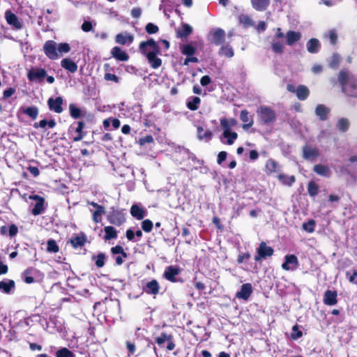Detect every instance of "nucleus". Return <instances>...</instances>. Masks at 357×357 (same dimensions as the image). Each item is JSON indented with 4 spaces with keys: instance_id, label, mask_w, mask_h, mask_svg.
<instances>
[{
    "instance_id": "f257e3e1",
    "label": "nucleus",
    "mask_w": 357,
    "mask_h": 357,
    "mask_svg": "<svg viewBox=\"0 0 357 357\" xmlns=\"http://www.w3.org/2000/svg\"><path fill=\"white\" fill-rule=\"evenodd\" d=\"M139 50L146 58L152 68L158 69L161 66L162 62L158 57L160 54V47L154 39L150 38L146 41H142L139 45Z\"/></svg>"
},
{
    "instance_id": "f03ea898",
    "label": "nucleus",
    "mask_w": 357,
    "mask_h": 357,
    "mask_svg": "<svg viewBox=\"0 0 357 357\" xmlns=\"http://www.w3.org/2000/svg\"><path fill=\"white\" fill-rule=\"evenodd\" d=\"M338 80L342 85V91L347 95L357 98V78L348 72H340Z\"/></svg>"
},
{
    "instance_id": "7ed1b4c3",
    "label": "nucleus",
    "mask_w": 357,
    "mask_h": 357,
    "mask_svg": "<svg viewBox=\"0 0 357 357\" xmlns=\"http://www.w3.org/2000/svg\"><path fill=\"white\" fill-rule=\"evenodd\" d=\"M257 113L259 121L264 124H268L273 122L275 119V113L271 108L261 106L258 108Z\"/></svg>"
},
{
    "instance_id": "20e7f679",
    "label": "nucleus",
    "mask_w": 357,
    "mask_h": 357,
    "mask_svg": "<svg viewBox=\"0 0 357 357\" xmlns=\"http://www.w3.org/2000/svg\"><path fill=\"white\" fill-rule=\"evenodd\" d=\"M43 51L50 59L56 60L59 57L57 52V43L54 40L46 41L43 46Z\"/></svg>"
},
{
    "instance_id": "39448f33",
    "label": "nucleus",
    "mask_w": 357,
    "mask_h": 357,
    "mask_svg": "<svg viewBox=\"0 0 357 357\" xmlns=\"http://www.w3.org/2000/svg\"><path fill=\"white\" fill-rule=\"evenodd\" d=\"M225 119H220V125L223 129V137L227 139V143L229 145H231L234 144V141L238 137V134L236 132H233L232 128H230L227 124H226Z\"/></svg>"
},
{
    "instance_id": "423d86ee",
    "label": "nucleus",
    "mask_w": 357,
    "mask_h": 357,
    "mask_svg": "<svg viewBox=\"0 0 357 357\" xmlns=\"http://www.w3.org/2000/svg\"><path fill=\"white\" fill-rule=\"evenodd\" d=\"M273 254V250L267 246L266 243L261 242L257 248V255L255 257V260L259 261L267 257H271Z\"/></svg>"
},
{
    "instance_id": "0eeeda50",
    "label": "nucleus",
    "mask_w": 357,
    "mask_h": 357,
    "mask_svg": "<svg viewBox=\"0 0 357 357\" xmlns=\"http://www.w3.org/2000/svg\"><path fill=\"white\" fill-rule=\"evenodd\" d=\"M225 36V31L222 29L218 28V29L212 30L209 33L208 38H209V40L212 43H213L216 45H219L224 42Z\"/></svg>"
},
{
    "instance_id": "6e6552de",
    "label": "nucleus",
    "mask_w": 357,
    "mask_h": 357,
    "mask_svg": "<svg viewBox=\"0 0 357 357\" xmlns=\"http://www.w3.org/2000/svg\"><path fill=\"white\" fill-rule=\"evenodd\" d=\"M298 264V259L295 255H287L285 257V261L282 265V268L285 271H293L297 268Z\"/></svg>"
},
{
    "instance_id": "1a4fd4ad",
    "label": "nucleus",
    "mask_w": 357,
    "mask_h": 357,
    "mask_svg": "<svg viewBox=\"0 0 357 357\" xmlns=\"http://www.w3.org/2000/svg\"><path fill=\"white\" fill-rule=\"evenodd\" d=\"M47 103L50 110L58 114L62 112L63 108L61 105L63 104V99L61 97H57L55 99L50 98H49Z\"/></svg>"
},
{
    "instance_id": "9d476101",
    "label": "nucleus",
    "mask_w": 357,
    "mask_h": 357,
    "mask_svg": "<svg viewBox=\"0 0 357 357\" xmlns=\"http://www.w3.org/2000/svg\"><path fill=\"white\" fill-rule=\"evenodd\" d=\"M46 75V71L43 68H33L29 71L27 77L30 81H40L43 79Z\"/></svg>"
},
{
    "instance_id": "9b49d317",
    "label": "nucleus",
    "mask_w": 357,
    "mask_h": 357,
    "mask_svg": "<svg viewBox=\"0 0 357 357\" xmlns=\"http://www.w3.org/2000/svg\"><path fill=\"white\" fill-rule=\"evenodd\" d=\"M134 40V36L128 32L118 33L116 36L115 41L120 45L131 44Z\"/></svg>"
},
{
    "instance_id": "f8f14e48",
    "label": "nucleus",
    "mask_w": 357,
    "mask_h": 357,
    "mask_svg": "<svg viewBox=\"0 0 357 357\" xmlns=\"http://www.w3.org/2000/svg\"><path fill=\"white\" fill-rule=\"evenodd\" d=\"M303 155L306 160H314L319 156V151L317 148L308 145L303 148Z\"/></svg>"
},
{
    "instance_id": "ddd939ff",
    "label": "nucleus",
    "mask_w": 357,
    "mask_h": 357,
    "mask_svg": "<svg viewBox=\"0 0 357 357\" xmlns=\"http://www.w3.org/2000/svg\"><path fill=\"white\" fill-rule=\"evenodd\" d=\"M252 292V285L250 283H246L241 286V290L236 293V296L238 298L248 300Z\"/></svg>"
},
{
    "instance_id": "4468645a",
    "label": "nucleus",
    "mask_w": 357,
    "mask_h": 357,
    "mask_svg": "<svg viewBox=\"0 0 357 357\" xmlns=\"http://www.w3.org/2000/svg\"><path fill=\"white\" fill-rule=\"evenodd\" d=\"M301 33L295 31H288L285 35L287 44L289 46L294 45L301 38Z\"/></svg>"
},
{
    "instance_id": "2eb2a0df",
    "label": "nucleus",
    "mask_w": 357,
    "mask_h": 357,
    "mask_svg": "<svg viewBox=\"0 0 357 357\" xmlns=\"http://www.w3.org/2000/svg\"><path fill=\"white\" fill-rule=\"evenodd\" d=\"M30 199L38 201L32 209V213L35 215L42 213L44 211V199L38 195L30 196Z\"/></svg>"
},
{
    "instance_id": "dca6fc26",
    "label": "nucleus",
    "mask_w": 357,
    "mask_h": 357,
    "mask_svg": "<svg viewBox=\"0 0 357 357\" xmlns=\"http://www.w3.org/2000/svg\"><path fill=\"white\" fill-rule=\"evenodd\" d=\"M314 172L319 176L328 178L331 175L330 168L324 165L318 164L314 166Z\"/></svg>"
},
{
    "instance_id": "f3484780",
    "label": "nucleus",
    "mask_w": 357,
    "mask_h": 357,
    "mask_svg": "<svg viewBox=\"0 0 357 357\" xmlns=\"http://www.w3.org/2000/svg\"><path fill=\"white\" fill-rule=\"evenodd\" d=\"M61 66L70 73H75L77 70V65L69 58L63 59L61 61Z\"/></svg>"
},
{
    "instance_id": "a211bd4d",
    "label": "nucleus",
    "mask_w": 357,
    "mask_h": 357,
    "mask_svg": "<svg viewBox=\"0 0 357 357\" xmlns=\"http://www.w3.org/2000/svg\"><path fill=\"white\" fill-rule=\"evenodd\" d=\"M324 303L328 305H334L337 303V293L328 290L324 294Z\"/></svg>"
},
{
    "instance_id": "6ab92c4d",
    "label": "nucleus",
    "mask_w": 357,
    "mask_h": 357,
    "mask_svg": "<svg viewBox=\"0 0 357 357\" xmlns=\"http://www.w3.org/2000/svg\"><path fill=\"white\" fill-rule=\"evenodd\" d=\"M111 53L114 58L121 61H126L129 59L128 55L119 47H113Z\"/></svg>"
},
{
    "instance_id": "aec40b11",
    "label": "nucleus",
    "mask_w": 357,
    "mask_h": 357,
    "mask_svg": "<svg viewBox=\"0 0 357 357\" xmlns=\"http://www.w3.org/2000/svg\"><path fill=\"white\" fill-rule=\"evenodd\" d=\"M180 273L179 268L172 266H168L165 271V277L167 280L174 282L175 277Z\"/></svg>"
},
{
    "instance_id": "412c9836",
    "label": "nucleus",
    "mask_w": 357,
    "mask_h": 357,
    "mask_svg": "<svg viewBox=\"0 0 357 357\" xmlns=\"http://www.w3.org/2000/svg\"><path fill=\"white\" fill-rule=\"evenodd\" d=\"M5 17L7 22L10 25L13 26L16 29L21 28V24L19 22L17 16L15 14L12 13L10 11H6L5 13Z\"/></svg>"
},
{
    "instance_id": "4be33fe9",
    "label": "nucleus",
    "mask_w": 357,
    "mask_h": 357,
    "mask_svg": "<svg viewBox=\"0 0 357 357\" xmlns=\"http://www.w3.org/2000/svg\"><path fill=\"white\" fill-rule=\"evenodd\" d=\"M15 288V282L13 280H7L0 282V291L5 294H10Z\"/></svg>"
},
{
    "instance_id": "5701e85b",
    "label": "nucleus",
    "mask_w": 357,
    "mask_h": 357,
    "mask_svg": "<svg viewBox=\"0 0 357 357\" xmlns=\"http://www.w3.org/2000/svg\"><path fill=\"white\" fill-rule=\"evenodd\" d=\"M296 94L299 100H305L310 94V90L305 85H299L296 89Z\"/></svg>"
},
{
    "instance_id": "b1692460",
    "label": "nucleus",
    "mask_w": 357,
    "mask_h": 357,
    "mask_svg": "<svg viewBox=\"0 0 357 357\" xmlns=\"http://www.w3.org/2000/svg\"><path fill=\"white\" fill-rule=\"evenodd\" d=\"M252 7L258 10H265L270 3V0H251Z\"/></svg>"
},
{
    "instance_id": "393cba45",
    "label": "nucleus",
    "mask_w": 357,
    "mask_h": 357,
    "mask_svg": "<svg viewBox=\"0 0 357 357\" xmlns=\"http://www.w3.org/2000/svg\"><path fill=\"white\" fill-rule=\"evenodd\" d=\"M130 213L133 217L136 218L137 220H142L146 215V211L137 204L132 206L130 208Z\"/></svg>"
},
{
    "instance_id": "a878e982",
    "label": "nucleus",
    "mask_w": 357,
    "mask_h": 357,
    "mask_svg": "<svg viewBox=\"0 0 357 357\" xmlns=\"http://www.w3.org/2000/svg\"><path fill=\"white\" fill-rule=\"evenodd\" d=\"M147 294L155 295L159 291V284L155 280H153L148 282L144 289Z\"/></svg>"
},
{
    "instance_id": "bb28decb",
    "label": "nucleus",
    "mask_w": 357,
    "mask_h": 357,
    "mask_svg": "<svg viewBox=\"0 0 357 357\" xmlns=\"http://www.w3.org/2000/svg\"><path fill=\"white\" fill-rule=\"evenodd\" d=\"M319 47V41L316 38H312L307 43V50L310 53L318 52Z\"/></svg>"
},
{
    "instance_id": "cd10ccee",
    "label": "nucleus",
    "mask_w": 357,
    "mask_h": 357,
    "mask_svg": "<svg viewBox=\"0 0 357 357\" xmlns=\"http://www.w3.org/2000/svg\"><path fill=\"white\" fill-rule=\"evenodd\" d=\"M329 111L330 110L327 107L323 105H319L316 107L315 114L321 120H325L327 118Z\"/></svg>"
},
{
    "instance_id": "c85d7f7f",
    "label": "nucleus",
    "mask_w": 357,
    "mask_h": 357,
    "mask_svg": "<svg viewBox=\"0 0 357 357\" xmlns=\"http://www.w3.org/2000/svg\"><path fill=\"white\" fill-rule=\"evenodd\" d=\"M266 172L268 174L278 172L279 169L278 164L273 160L269 159L266 161L265 165Z\"/></svg>"
},
{
    "instance_id": "c756f323",
    "label": "nucleus",
    "mask_w": 357,
    "mask_h": 357,
    "mask_svg": "<svg viewBox=\"0 0 357 357\" xmlns=\"http://www.w3.org/2000/svg\"><path fill=\"white\" fill-rule=\"evenodd\" d=\"M218 54L227 58H231L234 54V50L229 45H222L219 50Z\"/></svg>"
},
{
    "instance_id": "7c9ffc66",
    "label": "nucleus",
    "mask_w": 357,
    "mask_h": 357,
    "mask_svg": "<svg viewBox=\"0 0 357 357\" xmlns=\"http://www.w3.org/2000/svg\"><path fill=\"white\" fill-rule=\"evenodd\" d=\"M105 232V239L110 240L116 238L117 237V232L114 227L111 226H107L104 228Z\"/></svg>"
},
{
    "instance_id": "2f4dec72",
    "label": "nucleus",
    "mask_w": 357,
    "mask_h": 357,
    "mask_svg": "<svg viewBox=\"0 0 357 357\" xmlns=\"http://www.w3.org/2000/svg\"><path fill=\"white\" fill-rule=\"evenodd\" d=\"M197 137L199 139H210L212 137V132L208 130H204L203 128L198 126L197 127Z\"/></svg>"
},
{
    "instance_id": "473e14b6",
    "label": "nucleus",
    "mask_w": 357,
    "mask_h": 357,
    "mask_svg": "<svg viewBox=\"0 0 357 357\" xmlns=\"http://www.w3.org/2000/svg\"><path fill=\"white\" fill-rule=\"evenodd\" d=\"M272 50L274 52L277 54H282L284 49V45L283 43L277 40V39H273L271 43Z\"/></svg>"
},
{
    "instance_id": "72a5a7b5",
    "label": "nucleus",
    "mask_w": 357,
    "mask_h": 357,
    "mask_svg": "<svg viewBox=\"0 0 357 357\" xmlns=\"http://www.w3.org/2000/svg\"><path fill=\"white\" fill-rule=\"evenodd\" d=\"M105 210L103 206L98 207V208L93 212V220L96 223L100 222L102 219V215L105 214Z\"/></svg>"
},
{
    "instance_id": "f704fd0d",
    "label": "nucleus",
    "mask_w": 357,
    "mask_h": 357,
    "mask_svg": "<svg viewBox=\"0 0 357 357\" xmlns=\"http://www.w3.org/2000/svg\"><path fill=\"white\" fill-rule=\"evenodd\" d=\"M181 51L183 54L185 55L186 56H193V54L195 53L196 50L192 45L190 44H186L183 45L181 47Z\"/></svg>"
},
{
    "instance_id": "c9c22d12",
    "label": "nucleus",
    "mask_w": 357,
    "mask_h": 357,
    "mask_svg": "<svg viewBox=\"0 0 357 357\" xmlns=\"http://www.w3.org/2000/svg\"><path fill=\"white\" fill-rule=\"evenodd\" d=\"M200 98L199 97H192L188 100L187 106L190 110H196L200 103Z\"/></svg>"
},
{
    "instance_id": "e433bc0d",
    "label": "nucleus",
    "mask_w": 357,
    "mask_h": 357,
    "mask_svg": "<svg viewBox=\"0 0 357 357\" xmlns=\"http://www.w3.org/2000/svg\"><path fill=\"white\" fill-rule=\"evenodd\" d=\"M278 178L282 183L288 185H291L295 181V177L294 176H288L284 174H279Z\"/></svg>"
},
{
    "instance_id": "4c0bfd02",
    "label": "nucleus",
    "mask_w": 357,
    "mask_h": 357,
    "mask_svg": "<svg viewBox=\"0 0 357 357\" xmlns=\"http://www.w3.org/2000/svg\"><path fill=\"white\" fill-rule=\"evenodd\" d=\"M56 357H75L73 353L67 348H61L56 352Z\"/></svg>"
},
{
    "instance_id": "58836bf2",
    "label": "nucleus",
    "mask_w": 357,
    "mask_h": 357,
    "mask_svg": "<svg viewBox=\"0 0 357 357\" xmlns=\"http://www.w3.org/2000/svg\"><path fill=\"white\" fill-rule=\"evenodd\" d=\"M70 50V45L67 43H61L57 44V52L59 54H66Z\"/></svg>"
},
{
    "instance_id": "ea45409f",
    "label": "nucleus",
    "mask_w": 357,
    "mask_h": 357,
    "mask_svg": "<svg viewBox=\"0 0 357 357\" xmlns=\"http://www.w3.org/2000/svg\"><path fill=\"white\" fill-rule=\"evenodd\" d=\"M319 187L318 185L313 181H310L308 183L307 191L310 196L313 197L316 195L318 192Z\"/></svg>"
},
{
    "instance_id": "a19ab883",
    "label": "nucleus",
    "mask_w": 357,
    "mask_h": 357,
    "mask_svg": "<svg viewBox=\"0 0 357 357\" xmlns=\"http://www.w3.org/2000/svg\"><path fill=\"white\" fill-rule=\"evenodd\" d=\"M192 32V28L191 26L187 24H184L182 26V31L178 32V35L181 37H185L190 35Z\"/></svg>"
},
{
    "instance_id": "79ce46f5",
    "label": "nucleus",
    "mask_w": 357,
    "mask_h": 357,
    "mask_svg": "<svg viewBox=\"0 0 357 357\" xmlns=\"http://www.w3.org/2000/svg\"><path fill=\"white\" fill-rule=\"evenodd\" d=\"M74 248L81 247L84 244L85 238L83 236H76L70 241Z\"/></svg>"
},
{
    "instance_id": "37998d69",
    "label": "nucleus",
    "mask_w": 357,
    "mask_h": 357,
    "mask_svg": "<svg viewBox=\"0 0 357 357\" xmlns=\"http://www.w3.org/2000/svg\"><path fill=\"white\" fill-rule=\"evenodd\" d=\"M303 335V332L299 329V327L297 324L294 325L292 328V333L291 334V337L293 340H297L301 337Z\"/></svg>"
},
{
    "instance_id": "c03bdc74",
    "label": "nucleus",
    "mask_w": 357,
    "mask_h": 357,
    "mask_svg": "<svg viewBox=\"0 0 357 357\" xmlns=\"http://www.w3.org/2000/svg\"><path fill=\"white\" fill-rule=\"evenodd\" d=\"M349 123L347 119H340L337 122V127L340 130L344 132L349 128Z\"/></svg>"
},
{
    "instance_id": "a18cd8bd",
    "label": "nucleus",
    "mask_w": 357,
    "mask_h": 357,
    "mask_svg": "<svg viewBox=\"0 0 357 357\" xmlns=\"http://www.w3.org/2000/svg\"><path fill=\"white\" fill-rule=\"evenodd\" d=\"M24 112L30 117L35 119L38 114V109L35 107H29L26 109Z\"/></svg>"
},
{
    "instance_id": "49530a36",
    "label": "nucleus",
    "mask_w": 357,
    "mask_h": 357,
    "mask_svg": "<svg viewBox=\"0 0 357 357\" xmlns=\"http://www.w3.org/2000/svg\"><path fill=\"white\" fill-rule=\"evenodd\" d=\"M239 22L245 26H249L252 24V20L247 15H241L239 16Z\"/></svg>"
},
{
    "instance_id": "de8ad7c7",
    "label": "nucleus",
    "mask_w": 357,
    "mask_h": 357,
    "mask_svg": "<svg viewBox=\"0 0 357 357\" xmlns=\"http://www.w3.org/2000/svg\"><path fill=\"white\" fill-rule=\"evenodd\" d=\"M47 251L50 252H57L59 251V247L54 240H49L47 241Z\"/></svg>"
},
{
    "instance_id": "09e8293b",
    "label": "nucleus",
    "mask_w": 357,
    "mask_h": 357,
    "mask_svg": "<svg viewBox=\"0 0 357 357\" xmlns=\"http://www.w3.org/2000/svg\"><path fill=\"white\" fill-rule=\"evenodd\" d=\"M314 224L315 222L314 220H310L307 222L303 224V229L309 233H312L314 230Z\"/></svg>"
},
{
    "instance_id": "8fccbe9b",
    "label": "nucleus",
    "mask_w": 357,
    "mask_h": 357,
    "mask_svg": "<svg viewBox=\"0 0 357 357\" xmlns=\"http://www.w3.org/2000/svg\"><path fill=\"white\" fill-rule=\"evenodd\" d=\"M142 228L145 232H150L153 229V222L150 220H145L142 222Z\"/></svg>"
},
{
    "instance_id": "3c124183",
    "label": "nucleus",
    "mask_w": 357,
    "mask_h": 357,
    "mask_svg": "<svg viewBox=\"0 0 357 357\" xmlns=\"http://www.w3.org/2000/svg\"><path fill=\"white\" fill-rule=\"evenodd\" d=\"M340 57L337 54H333L329 63V66L332 68H336L340 63Z\"/></svg>"
},
{
    "instance_id": "603ef678",
    "label": "nucleus",
    "mask_w": 357,
    "mask_h": 357,
    "mask_svg": "<svg viewBox=\"0 0 357 357\" xmlns=\"http://www.w3.org/2000/svg\"><path fill=\"white\" fill-rule=\"evenodd\" d=\"M69 109L72 117L75 119H77L78 117H79L81 112L78 107H77L74 105H70Z\"/></svg>"
},
{
    "instance_id": "864d4df0",
    "label": "nucleus",
    "mask_w": 357,
    "mask_h": 357,
    "mask_svg": "<svg viewBox=\"0 0 357 357\" xmlns=\"http://www.w3.org/2000/svg\"><path fill=\"white\" fill-rule=\"evenodd\" d=\"M146 31L149 34H153L158 31V27L153 23H148L145 27Z\"/></svg>"
},
{
    "instance_id": "5fc2aeb1",
    "label": "nucleus",
    "mask_w": 357,
    "mask_h": 357,
    "mask_svg": "<svg viewBox=\"0 0 357 357\" xmlns=\"http://www.w3.org/2000/svg\"><path fill=\"white\" fill-rule=\"evenodd\" d=\"M113 255L121 254L124 258L127 257V254L124 252L123 248L120 245H116L111 249Z\"/></svg>"
},
{
    "instance_id": "6e6d98bb",
    "label": "nucleus",
    "mask_w": 357,
    "mask_h": 357,
    "mask_svg": "<svg viewBox=\"0 0 357 357\" xmlns=\"http://www.w3.org/2000/svg\"><path fill=\"white\" fill-rule=\"evenodd\" d=\"M105 256L102 253H100L96 258V265L98 267H102L105 264Z\"/></svg>"
},
{
    "instance_id": "4d7b16f0",
    "label": "nucleus",
    "mask_w": 357,
    "mask_h": 357,
    "mask_svg": "<svg viewBox=\"0 0 357 357\" xmlns=\"http://www.w3.org/2000/svg\"><path fill=\"white\" fill-rule=\"evenodd\" d=\"M153 137L151 135H146L144 137H142L139 139V144L141 146H144L147 143H153Z\"/></svg>"
},
{
    "instance_id": "13d9d810",
    "label": "nucleus",
    "mask_w": 357,
    "mask_h": 357,
    "mask_svg": "<svg viewBox=\"0 0 357 357\" xmlns=\"http://www.w3.org/2000/svg\"><path fill=\"white\" fill-rule=\"evenodd\" d=\"M109 222L112 224L120 225L124 222V218L123 216L116 218L114 215H112L109 218Z\"/></svg>"
},
{
    "instance_id": "bf43d9fd",
    "label": "nucleus",
    "mask_w": 357,
    "mask_h": 357,
    "mask_svg": "<svg viewBox=\"0 0 357 357\" xmlns=\"http://www.w3.org/2000/svg\"><path fill=\"white\" fill-rule=\"evenodd\" d=\"M171 339L170 336H168L166 333H162L160 336L158 337L155 340L156 342L161 345L166 340H169Z\"/></svg>"
},
{
    "instance_id": "052dcab7",
    "label": "nucleus",
    "mask_w": 357,
    "mask_h": 357,
    "mask_svg": "<svg viewBox=\"0 0 357 357\" xmlns=\"http://www.w3.org/2000/svg\"><path fill=\"white\" fill-rule=\"evenodd\" d=\"M240 119L244 123H247L250 121H253L252 119L250 118L249 113L247 110L241 111V114H240Z\"/></svg>"
},
{
    "instance_id": "680f3d73",
    "label": "nucleus",
    "mask_w": 357,
    "mask_h": 357,
    "mask_svg": "<svg viewBox=\"0 0 357 357\" xmlns=\"http://www.w3.org/2000/svg\"><path fill=\"white\" fill-rule=\"evenodd\" d=\"M105 79L107 81H112L116 83L119 82V77L114 74L106 73L105 75Z\"/></svg>"
},
{
    "instance_id": "e2e57ef3",
    "label": "nucleus",
    "mask_w": 357,
    "mask_h": 357,
    "mask_svg": "<svg viewBox=\"0 0 357 357\" xmlns=\"http://www.w3.org/2000/svg\"><path fill=\"white\" fill-rule=\"evenodd\" d=\"M227 153L226 151H220L218 155L217 162L220 165L227 158Z\"/></svg>"
},
{
    "instance_id": "0e129e2a",
    "label": "nucleus",
    "mask_w": 357,
    "mask_h": 357,
    "mask_svg": "<svg viewBox=\"0 0 357 357\" xmlns=\"http://www.w3.org/2000/svg\"><path fill=\"white\" fill-rule=\"evenodd\" d=\"M93 26L91 22H84L82 25V31L85 32L90 31L92 30Z\"/></svg>"
},
{
    "instance_id": "69168bd1",
    "label": "nucleus",
    "mask_w": 357,
    "mask_h": 357,
    "mask_svg": "<svg viewBox=\"0 0 357 357\" xmlns=\"http://www.w3.org/2000/svg\"><path fill=\"white\" fill-rule=\"evenodd\" d=\"M311 71L312 73L317 75L319 74L322 71V66L320 64H314L312 68Z\"/></svg>"
},
{
    "instance_id": "338daca9",
    "label": "nucleus",
    "mask_w": 357,
    "mask_h": 357,
    "mask_svg": "<svg viewBox=\"0 0 357 357\" xmlns=\"http://www.w3.org/2000/svg\"><path fill=\"white\" fill-rule=\"evenodd\" d=\"M142 14V10L139 8H134L131 10V15L135 18H138Z\"/></svg>"
},
{
    "instance_id": "774afa93",
    "label": "nucleus",
    "mask_w": 357,
    "mask_h": 357,
    "mask_svg": "<svg viewBox=\"0 0 357 357\" xmlns=\"http://www.w3.org/2000/svg\"><path fill=\"white\" fill-rule=\"evenodd\" d=\"M328 38L330 39L331 43L332 44H335L337 40V34L333 31H330L328 32Z\"/></svg>"
}]
</instances>
